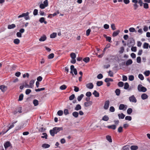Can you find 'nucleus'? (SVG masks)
I'll list each match as a JSON object with an SVG mask.
<instances>
[{
	"label": "nucleus",
	"instance_id": "obj_46",
	"mask_svg": "<svg viewBox=\"0 0 150 150\" xmlns=\"http://www.w3.org/2000/svg\"><path fill=\"white\" fill-rule=\"evenodd\" d=\"M129 146L128 145H126L123 147V150H129Z\"/></svg>",
	"mask_w": 150,
	"mask_h": 150
},
{
	"label": "nucleus",
	"instance_id": "obj_13",
	"mask_svg": "<svg viewBox=\"0 0 150 150\" xmlns=\"http://www.w3.org/2000/svg\"><path fill=\"white\" fill-rule=\"evenodd\" d=\"M141 97L142 99L144 100L147 99L148 98V96L146 93H143Z\"/></svg>",
	"mask_w": 150,
	"mask_h": 150
},
{
	"label": "nucleus",
	"instance_id": "obj_37",
	"mask_svg": "<svg viewBox=\"0 0 150 150\" xmlns=\"http://www.w3.org/2000/svg\"><path fill=\"white\" fill-rule=\"evenodd\" d=\"M83 60L85 62L87 63L90 61V58L89 57H86L83 59Z\"/></svg>",
	"mask_w": 150,
	"mask_h": 150
},
{
	"label": "nucleus",
	"instance_id": "obj_2",
	"mask_svg": "<svg viewBox=\"0 0 150 150\" xmlns=\"http://www.w3.org/2000/svg\"><path fill=\"white\" fill-rule=\"evenodd\" d=\"M135 43V40L133 38H129L127 41V45L129 47H131L132 46L134 45Z\"/></svg>",
	"mask_w": 150,
	"mask_h": 150
},
{
	"label": "nucleus",
	"instance_id": "obj_49",
	"mask_svg": "<svg viewBox=\"0 0 150 150\" xmlns=\"http://www.w3.org/2000/svg\"><path fill=\"white\" fill-rule=\"evenodd\" d=\"M129 80L130 81H132L134 80V77L133 75H130L128 78Z\"/></svg>",
	"mask_w": 150,
	"mask_h": 150
},
{
	"label": "nucleus",
	"instance_id": "obj_64",
	"mask_svg": "<svg viewBox=\"0 0 150 150\" xmlns=\"http://www.w3.org/2000/svg\"><path fill=\"white\" fill-rule=\"evenodd\" d=\"M38 13V10L37 9H35L34 10L33 14L34 16H36Z\"/></svg>",
	"mask_w": 150,
	"mask_h": 150
},
{
	"label": "nucleus",
	"instance_id": "obj_26",
	"mask_svg": "<svg viewBox=\"0 0 150 150\" xmlns=\"http://www.w3.org/2000/svg\"><path fill=\"white\" fill-rule=\"evenodd\" d=\"M17 122V121H16L13 122L12 123L11 125L8 127V130H9L11 129L14 126V124H15Z\"/></svg>",
	"mask_w": 150,
	"mask_h": 150
},
{
	"label": "nucleus",
	"instance_id": "obj_42",
	"mask_svg": "<svg viewBox=\"0 0 150 150\" xmlns=\"http://www.w3.org/2000/svg\"><path fill=\"white\" fill-rule=\"evenodd\" d=\"M132 111V110L131 108H129L127 110V113L129 114H130Z\"/></svg>",
	"mask_w": 150,
	"mask_h": 150
},
{
	"label": "nucleus",
	"instance_id": "obj_25",
	"mask_svg": "<svg viewBox=\"0 0 150 150\" xmlns=\"http://www.w3.org/2000/svg\"><path fill=\"white\" fill-rule=\"evenodd\" d=\"M131 150H136L138 149V147L136 145H132L130 147Z\"/></svg>",
	"mask_w": 150,
	"mask_h": 150
},
{
	"label": "nucleus",
	"instance_id": "obj_58",
	"mask_svg": "<svg viewBox=\"0 0 150 150\" xmlns=\"http://www.w3.org/2000/svg\"><path fill=\"white\" fill-rule=\"evenodd\" d=\"M118 131L119 133L122 132L123 131V128L122 127H120L118 129Z\"/></svg>",
	"mask_w": 150,
	"mask_h": 150
},
{
	"label": "nucleus",
	"instance_id": "obj_22",
	"mask_svg": "<svg viewBox=\"0 0 150 150\" xmlns=\"http://www.w3.org/2000/svg\"><path fill=\"white\" fill-rule=\"evenodd\" d=\"M35 81L34 80H31L30 82V88H32L33 86V84L34 83Z\"/></svg>",
	"mask_w": 150,
	"mask_h": 150
},
{
	"label": "nucleus",
	"instance_id": "obj_45",
	"mask_svg": "<svg viewBox=\"0 0 150 150\" xmlns=\"http://www.w3.org/2000/svg\"><path fill=\"white\" fill-rule=\"evenodd\" d=\"M150 74V71L149 70L146 71L144 72V74L145 76H149Z\"/></svg>",
	"mask_w": 150,
	"mask_h": 150
},
{
	"label": "nucleus",
	"instance_id": "obj_24",
	"mask_svg": "<svg viewBox=\"0 0 150 150\" xmlns=\"http://www.w3.org/2000/svg\"><path fill=\"white\" fill-rule=\"evenodd\" d=\"M113 81V79L110 78H106L104 80V81L106 83L110 81L112 82Z\"/></svg>",
	"mask_w": 150,
	"mask_h": 150
},
{
	"label": "nucleus",
	"instance_id": "obj_61",
	"mask_svg": "<svg viewBox=\"0 0 150 150\" xmlns=\"http://www.w3.org/2000/svg\"><path fill=\"white\" fill-rule=\"evenodd\" d=\"M103 75L101 74H100L97 75V78L99 79H100L103 78Z\"/></svg>",
	"mask_w": 150,
	"mask_h": 150
},
{
	"label": "nucleus",
	"instance_id": "obj_19",
	"mask_svg": "<svg viewBox=\"0 0 150 150\" xmlns=\"http://www.w3.org/2000/svg\"><path fill=\"white\" fill-rule=\"evenodd\" d=\"M46 36L44 35L39 39V40L40 41H44L46 40Z\"/></svg>",
	"mask_w": 150,
	"mask_h": 150
},
{
	"label": "nucleus",
	"instance_id": "obj_3",
	"mask_svg": "<svg viewBox=\"0 0 150 150\" xmlns=\"http://www.w3.org/2000/svg\"><path fill=\"white\" fill-rule=\"evenodd\" d=\"M137 89L139 91L143 92H145L147 91L146 88L143 86L141 84H139L138 85Z\"/></svg>",
	"mask_w": 150,
	"mask_h": 150
},
{
	"label": "nucleus",
	"instance_id": "obj_36",
	"mask_svg": "<svg viewBox=\"0 0 150 150\" xmlns=\"http://www.w3.org/2000/svg\"><path fill=\"white\" fill-rule=\"evenodd\" d=\"M67 88V86L63 84L60 87V89L62 90H64L66 89Z\"/></svg>",
	"mask_w": 150,
	"mask_h": 150
},
{
	"label": "nucleus",
	"instance_id": "obj_39",
	"mask_svg": "<svg viewBox=\"0 0 150 150\" xmlns=\"http://www.w3.org/2000/svg\"><path fill=\"white\" fill-rule=\"evenodd\" d=\"M103 84V82L102 81H98L96 83V85L97 86H99L102 85Z\"/></svg>",
	"mask_w": 150,
	"mask_h": 150
},
{
	"label": "nucleus",
	"instance_id": "obj_31",
	"mask_svg": "<svg viewBox=\"0 0 150 150\" xmlns=\"http://www.w3.org/2000/svg\"><path fill=\"white\" fill-rule=\"evenodd\" d=\"M57 33H53L50 35V38H55L57 36Z\"/></svg>",
	"mask_w": 150,
	"mask_h": 150
},
{
	"label": "nucleus",
	"instance_id": "obj_18",
	"mask_svg": "<svg viewBox=\"0 0 150 150\" xmlns=\"http://www.w3.org/2000/svg\"><path fill=\"white\" fill-rule=\"evenodd\" d=\"M16 27V25L14 24H12L11 25H9L8 26V29H11L14 28Z\"/></svg>",
	"mask_w": 150,
	"mask_h": 150
},
{
	"label": "nucleus",
	"instance_id": "obj_11",
	"mask_svg": "<svg viewBox=\"0 0 150 150\" xmlns=\"http://www.w3.org/2000/svg\"><path fill=\"white\" fill-rule=\"evenodd\" d=\"M0 89L2 92H4L6 90L7 87L5 86L2 85L0 86Z\"/></svg>",
	"mask_w": 150,
	"mask_h": 150
},
{
	"label": "nucleus",
	"instance_id": "obj_59",
	"mask_svg": "<svg viewBox=\"0 0 150 150\" xmlns=\"http://www.w3.org/2000/svg\"><path fill=\"white\" fill-rule=\"evenodd\" d=\"M64 114L65 115H67L69 114V110L67 109H65L64 111Z\"/></svg>",
	"mask_w": 150,
	"mask_h": 150
},
{
	"label": "nucleus",
	"instance_id": "obj_29",
	"mask_svg": "<svg viewBox=\"0 0 150 150\" xmlns=\"http://www.w3.org/2000/svg\"><path fill=\"white\" fill-rule=\"evenodd\" d=\"M109 117H108V116L106 115L104 116L103 117V118L102 119V120H103L104 121H108L109 120Z\"/></svg>",
	"mask_w": 150,
	"mask_h": 150
},
{
	"label": "nucleus",
	"instance_id": "obj_56",
	"mask_svg": "<svg viewBox=\"0 0 150 150\" xmlns=\"http://www.w3.org/2000/svg\"><path fill=\"white\" fill-rule=\"evenodd\" d=\"M31 92V90L30 89H27L26 90L25 93L26 95L29 94Z\"/></svg>",
	"mask_w": 150,
	"mask_h": 150
},
{
	"label": "nucleus",
	"instance_id": "obj_52",
	"mask_svg": "<svg viewBox=\"0 0 150 150\" xmlns=\"http://www.w3.org/2000/svg\"><path fill=\"white\" fill-rule=\"evenodd\" d=\"M75 97V95L73 94L69 97V100H72L74 99Z\"/></svg>",
	"mask_w": 150,
	"mask_h": 150
},
{
	"label": "nucleus",
	"instance_id": "obj_14",
	"mask_svg": "<svg viewBox=\"0 0 150 150\" xmlns=\"http://www.w3.org/2000/svg\"><path fill=\"white\" fill-rule=\"evenodd\" d=\"M120 32V31L118 30L114 31L112 35V36L113 37L116 36L119 34Z\"/></svg>",
	"mask_w": 150,
	"mask_h": 150
},
{
	"label": "nucleus",
	"instance_id": "obj_12",
	"mask_svg": "<svg viewBox=\"0 0 150 150\" xmlns=\"http://www.w3.org/2000/svg\"><path fill=\"white\" fill-rule=\"evenodd\" d=\"M107 127L109 129H111L113 130H115L116 129V126L115 125H108L107 126Z\"/></svg>",
	"mask_w": 150,
	"mask_h": 150
},
{
	"label": "nucleus",
	"instance_id": "obj_9",
	"mask_svg": "<svg viewBox=\"0 0 150 150\" xmlns=\"http://www.w3.org/2000/svg\"><path fill=\"white\" fill-rule=\"evenodd\" d=\"M86 87L90 89H92L93 87V85L92 83H90L86 85Z\"/></svg>",
	"mask_w": 150,
	"mask_h": 150
},
{
	"label": "nucleus",
	"instance_id": "obj_50",
	"mask_svg": "<svg viewBox=\"0 0 150 150\" xmlns=\"http://www.w3.org/2000/svg\"><path fill=\"white\" fill-rule=\"evenodd\" d=\"M45 90V88H38L35 89V90L36 92H39L41 91H43Z\"/></svg>",
	"mask_w": 150,
	"mask_h": 150
},
{
	"label": "nucleus",
	"instance_id": "obj_48",
	"mask_svg": "<svg viewBox=\"0 0 150 150\" xmlns=\"http://www.w3.org/2000/svg\"><path fill=\"white\" fill-rule=\"evenodd\" d=\"M139 78L142 80H143L144 79V77L142 74H139L138 75Z\"/></svg>",
	"mask_w": 150,
	"mask_h": 150
},
{
	"label": "nucleus",
	"instance_id": "obj_38",
	"mask_svg": "<svg viewBox=\"0 0 150 150\" xmlns=\"http://www.w3.org/2000/svg\"><path fill=\"white\" fill-rule=\"evenodd\" d=\"M129 87V85L128 83L126 82L125 83L124 88L125 89H127Z\"/></svg>",
	"mask_w": 150,
	"mask_h": 150
},
{
	"label": "nucleus",
	"instance_id": "obj_8",
	"mask_svg": "<svg viewBox=\"0 0 150 150\" xmlns=\"http://www.w3.org/2000/svg\"><path fill=\"white\" fill-rule=\"evenodd\" d=\"M127 107V106L126 105H125L123 104H121L119 105V109L120 110L124 109V110H125L126 109Z\"/></svg>",
	"mask_w": 150,
	"mask_h": 150
},
{
	"label": "nucleus",
	"instance_id": "obj_34",
	"mask_svg": "<svg viewBox=\"0 0 150 150\" xmlns=\"http://www.w3.org/2000/svg\"><path fill=\"white\" fill-rule=\"evenodd\" d=\"M107 139L110 142H112V139L111 137L109 135H107L106 137Z\"/></svg>",
	"mask_w": 150,
	"mask_h": 150
},
{
	"label": "nucleus",
	"instance_id": "obj_4",
	"mask_svg": "<svg viewBox=\"0 0 150 150\" xmlns=\"http://www.w3.org/2000/svg\"><path fill=\"white\" fill-rule=\"evenodd\" d=\"M29 14V13L28 12H27L26 13H22V14L19 16L18 17L19 18L22 17H25V19L26 20H29L30 19V18L28 16Z\"/></svg>",
	"mask_w": 150,
	"mask_h": 150
},
{
	"label": "nucleus",
	"instance_id": "obj_23",
	"mask_svg": "<svg viewBox=\"0 0 150 150\" xmlns=\"http://www.w3.org/2000/svg\"><path fill=\"white\" fill-rule=\"evenodd\" d=\"M115 93L117 96H119L120 95V89L117 88L115 90Z\"/></svg>",
	"mask_w": 150,
	"mask_h": 150
},
{
	"label": "nucleus",
	"instance_id": "obj_57",
	"mask_svg": "<svg viewBox=\"0 0 150 150\" xmlns=\"http://www.w3.org/2000/svg\"><path fill=\"white\" fill-rule=\"evenodd\" d=\"M108 73L109 74V75L110 77H113V72L111 70H110L109 71Z\"/></svg>",
	"mask_w": 150,
	"mask_h": 150
},
{
	"label": "nucleus",
	"instance_id": "obj_16",
	"mask_svg": "<svg viewBox=\"0 0 150 150\" xmlns=\"http://www.w3.org/2000/svg\"><path fill=\"white\" fill-rule=\"evenodd\" d=\"M93 94L96 97H98L99 96V93L97 92V91L96 90L94 91L93 92Z\"/></svg>",
	"mask_w": 150,
	"mask_h": 150
},
{
	"label": "nucleus",
	"instance_id": "obj_5",
	"mask_svg": "<svg viewBox=\"0 0 150 150\" xmlns=\"http://www.w3.org/2000/svg\"><path fill=\"white\" fill-rule=\"evenodd\" d=\"M11 146V144L9 141L6 142L4 144V146L5 150H6L8 147Z\"/></svg>",
	"mask_w": 150,
	"mask_h": 150
},
{
	"label": "nucleus",
	"instance_id": "obj_10",
	"mask_svg": "<svg viewBox=\"0 0 150 150\" xmlns=\"http://www.w3.org/2000/svg\"><path fill=\"white\" fill-rule=\"evenodd\" d=\"M92 103L93 102L92 101L86 102L84 103V106L85 107H87L91 105Z\"/></svg>",
	"mask_w": 150,
	"mask_h": 150
},
{
	"label": "nucleus",
	"instance_id": "obj_15",
	"mask_svg": "<svg viewBox=\"0 0 150 150\" xmlns=\"http://www.w3.org/2000/svg\"><path fill=\"white\" fill-rule=\"evenodd\" d=\"M39 21L41 23H44L45 24H46L47 23V21H45V18L44 17H41L39 19Z\"/></svg>",
	"mask_w": 150,
	"mask_h": 150
},
{
	"label": "nucleus",
	"instance_id": "obj_41",
	"mask_svg": "<svg viewBox=\"0 0 150 150\" xmlns=\"http://www.w3.org/2000/svg\"><path fill=\"white\" fill-rule=\"evenodd\" d=\"M23 94H21L19 97L18 101H21L23 100Z\"/></svg>",
	"mask_w": 150,
	"mask_h": 150
},
{
	"label": "nucleus",
	"instance_id": "obj_33",
	"mask_svg": "<svg viewBox=\"0 0 150 150\" xmlns=\"http://www.w3.org/2000/svg\"><path fill=\"white\" fill-rule=\"evenodd\" d=\"M33 103L35 106H36L38 104V101L37 100L34 99L33 100Z\"/></svg>",
	"mask_w": 150,
	"mask_h": 150
},
{
	"label": "nucleus",
	"instance_id": "obj_28",
	"mask_svg": "<svg viewBox=\"0 0 150 150\" xmlns=\"http://www.w3.org/2000/svg\"><path fill=\"white\" fill-rule=\"evenodd\" d=\"M72 115L75 117L77 118L78 117L79 113L77 112H74L72 113Z\"/></svg>",
	"mask_w": 150,
	"mask_h": 150
},
{
	"label": "nucleus",
	"instance_id": "obj_54",
	"mask_svg": "<svg viewBox=\"0 0 150 150\" xmlns=\"http://www.w3.org/2000/svg\"><path fill=\"white\" fill-rule=\"evenodd\" d=\"M129 30L130 32H136L135 29L134 28H130L129 29Z\"/></svg>",
	"mask_w": 150,
	"mask_h": 150
},
{
	"label": "nucleus",
	"instance_id": "obj_55",
	"mask_svg": "<svg viewBox=\"0 0 150 150\" xmlns=\"http://www.w3.org/2000/svg\"><path fill=\"white\" fill-rule=\"evenodd\" d=\"M144 7V8L146 9H147L149 8V5L147 3H144V4L143 5Z\"/></svg>",
	"mask_w": 150,
	"mask_h": 150
},
{
	"label": "nucleus",
	"instance_id": "obj_35",
	"mask_svg": "<svg viewBox=\"0 0 150 150\" xmlns=\"http://www.w3.org/2000/svg\"><path fill=\"white\" fill-rule=\"evenodd\" d=\"M149 44L145 42L144 43L143 46V47L144 49H148L149 47Z\"/></svg>",
	"mask_w": 150,
	"mask_h": 150
},
{
	"label": "nucleus",
	"instance_id": "obj_60",
	"mask_svg": "<svg viewBox=\"0 0 150 150\" xmlns=\"http://www.w3.org/2000/svg\"><path fill=\"white\" fill-rule=\"evenodd\" d=\"M91 31V30L90 29H88L86 30V34L87 36H88L89 35Z\"/></svg>",
	"mask_w": 150,
	"mask_h": 150
},
{
	"label": "nucleus",
	"instance_id": "obj_1",
	"mask_svg": "<svg viewBox=\"0 0 150 150\" xmlns=\"http://www.w3.org/2000/svg\"><path fill=\"white\" fill-rule=\"evenodd\" d=\"M63 128L62 127H54L50 131V133L51 136H54L55 134L59 132L60 131L62 130Z\"/></svg>",
	"mask_w": 150,
	"mask_h": 150
},
{
	"label": "nucleus",
	"instance_id": "obj_63",
	"mask_svg": "<svg viewBox=\"0 0 150 150\" xmlns=\"http://www.w3.org/2000/svg\"><path fill=\"white\" fill-rule=\"evenodd\" d=\"M137 61L138 63H139L141 62V58L140 57H138L137 58Z\"/></svg>",
	"mask_w": 150,
	"mask_h": 150
},
{
	"label": "nucleus",
	"instance_id": "obj_44",
	"mask_svg": "<svg viewBox=\"0 0 150 150\" xmlns=\"http://www.w3.org/2000/svg\"><path fill=\"white\" fill-rule=\"evenodd\" d=\"M57 114L59 116H62L63 114V111L62 110H59L57 112Z\"/></svg>",
	"mask_w": 150,
	"mask_h": 150
},
{
	"label": "nucleus",
	"instance_id": "obj_51",
	"mask_svg": "<svg viewBox=\"0 0 150 150\" xmlns=\"http://www.w3.org/2000/svg\"><path fill=\"white\" fill-rule=\"evenodd\" d=\"M86 95L88 97H90L92 95V93L91 92L88 91L86 93Z\"/></svg>",
	"mask_w": 150,
	"mask_h": 150
},
{
	"label": "nucleus",
	"instance_id": "obj_20",
	"mask_svg": "<svg viewBox=\"0 0 150 150\" xmlns=\"http://www.w3.org/2000/svg\"><path fill=\"white\" fill-rule=\"evenodd\" d=\"M81 107L80 104H77L76 105L74 109L75 110L78 111L81 109Z\"/></svg>",
	"mask_w": 150,
	"mask_h": 150
},
{
	"label": "nucleus",
	"instance_id": "obj_21",
	"mask_svg": "<svg viewBox=\"0 0 150 150\" xmlns=\"http://www.w3.org/2000/svg\"><path fill=\"white\" fill-rule=\"evenodd\" d=\"M118 115L119 119H123L125 116V115L123 113H121V114H119Z\"/></svg>",
	"mask_w": 150,
	"mask_h": 150
},
{
	"label": "nucleus",
	"instance_id": "obj_43",
	"mask_svg": "<svg viewBox=\"0 0 150 150\" xmlns=\"http://www.w3.org/2000/svg\"><path fill=\"white\" fill-rule=\"evenodd\" d=\"M54 56V54L53 53H52L50 54L48 56V58L49 59H51L53 58Z\"/></svg>",
	"mask_w": 150,
	"mask_h": 150
},
{
	"label": "nucleus",
	"instance_id": "obj_6",
	"mask_svg": "<svg viewBox=\"0 0 150 150\" xmlns=\"http://www.w3.org/2000/svg\"><path fill=\"white\" fill-rule=\"evenodd\" d=\"M129 100L131 102L136 103L137 100L134 95H132L129 98Z\"/></svg>",
	"mask_w": 150,
	"mask_h": 150
},
{
	"label": "nucleus",
	"instance_id": "obj_7",
	"mask_svg": "<svg viewBox=\"0 0 150 150\" xmlns=\"http://www.w3.org/2000/svg\"><path fill=\"white\" fill-rule=\"evenodd\" d=\"M110 102L109 100H106L105 103L104 108L105 110L108 109L109 105Z\"/></svg>",
	"mask_w": 150,
	"mask_h": 150
},
{
	"label": "nucleus",
	"instance_id": "obj_40",
	"mask_svg": "<svg viewBox=\"0 0 150 150\" xmlns=\"http://www.w3.org/2000/svg\"><path fill=\"white\" fill-rule=\"evenodd\" d=\"M70 56L72 59H75L76 58V54L74 53H71L70 54Z\"/></svg>",
	"mask_w": 150,
	"mask_h": 150
},
{
	"label": "nucleus",
	"instance_id": "obj_62",
	"mask_svg": "<svg viewBox=\"0 0 150 150\" xmlns=\"http://www.w3.org/2000/svg\"><path fill=\"white\" fill-rule=\"evenodd\" d=\"M110 111L112 112H113L115 111V109L113 106H111L110 108Z\"/></svg>",
	"mask_w": 150,
	"mask_h": 150
},
{
	"label": "nucleus",
	"instance_id": "obj_32",
	"mask_svg": "<svg viewBox=\"0 0 150 150\" xmlns=\"http://www.w3.org/2000/svg\"><path fill=\"white\" fill-rule=\"evenodd\" d=\"M20 42V40L18 39H16L13 40V42L16 44L18 45Z\"/></svg>",
	"mask_w": 150,
	"mask_h": 150
},
{
	"label": "nucleus",
	"instance_id": "obj_17",
	"mask_svg": "<svg viewBox=\"0 0 150 150\" xmlns=\"http://www.w3.org/2000/svg\"><path fill=\"white\" fill-rule=\"evenodd\" d=\"M133 62L132 59H129L126 62V66H127L131 64Z\"/></svg>",
	"mask_w": 150,
	"mask_h": 150
},
{
	"label": "nucleus",
	"instance_id": "obj_47",
	"mask_svg": "<svg viewBox=\"0 0 150 150\" xmlns=\"http://www.w3.org/2000/svg\"><path fill=\"white\" fill-rule=\"evenodd\" d=\"M117 85L120 87H122L124 85V83L122 81H120L118 83Z\"/></svg>",
	"mask_w": 150,
	"mask_h": 150
},
{
	"label": "nucleus",
	"instance_id": "obj_27",
	"mask_svg": "<svg viewBox=\"0 0 150 150\" xmlns=\"http://www.w3.org/2000/svg\"><path fill=\"white\" fill-rule=\"evenodd\" d=\"M50 145L47 144H44L42 145V147L45 148H47L49 147Z\"/></svg>",
	"mask_w": 150,
	"mask_h": 150
},
{
	"label": "nucleus",
	"instance_id": "obj_53",
	"mask_svg": "<svg viewBox=\"0 0 150 150\" xmlns=\"http://www.w3.org/2000/svg\"><path fill=\"white\" fill-rule=\"evenodd\" d=\"M125 120H128L129 121H131L132 120V117L130 116H126L125 117Z\"/></svg>",
	"mask_w": 150,
	"mask_h": 150
},
{
	"label": "nucleus",
	"instance_id": "obj_30",
	"mask_svg": "<svg viewBox=\"0 0 150 150\" xmlns=\"http://www.w3.org/2000/svg\"><path fill=\"white\" fill-rule=\"evenodd\" d=\"M84 96V95L83 94H81L80 96H79L77 97V100L79 101H80L83 97Z\"/></svg>",
	"mask_w": 150,
	"mask_h": 150
}]
</instances>
